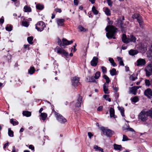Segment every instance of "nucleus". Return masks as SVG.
<instances>
[{"label": "nucleus", "instance_id": "50", "mask_svg": "<svg viewBox=\"0 0 152 152\" xmlns=\"http://www.w3.org/2000/svg\"><path fill=\"white\" fill-rule=\"evenodd\" d=\"M6 29L8 31H10L12 30V27L11 26H7L6 27Z\"/></svg>", "mask_w": 152, "mask_h": 152}, {"label": "nucleus", "instance_id": "15", "mask_svg": "<svg viewBox=\"0 0 152 152\" xmlns=\"http://www.w3.org/2000/svg\"><path fill=\"white\" fill-rule=\"evenodd\" d=\"M114 149L115 150L121 151L122 149V147L121 145H119L116 144L113 145Z\"/></svg>", "mask_w": 152, "mask_h": 152}, {"label": "nucleus", "instance_id": "18", "mask_svg": "<svg viewBox=\"0 0 152 152\" xmlns=\"http://www.w3.org/2000/svg\"><path fill=\"white\" fill-rule=\"evenodd\" d=\"M87 79L88 80V82L97 83V81L95 80V78L93 76L88 77V78H87Z\"/></svg>", "mask_w": 152, "mask_h": 152}, {"label": "nucleus", "instance_id": "23", "mask_svg": "<svg viewBox=\"0 0 152 152\" xmlns=\"http://www.w3.org/2000/svg\"><path fill=\"white\" fill-rule=\"evenodd\" d=\"M129 42H136V38L133 35H131L130 37L129 38Z\"/></svg>", "mask_w": 152, "mask_h": 152}, {"label": "nucleus", "instance_id": "11", "mask_svg": "<svg viewBox=\"0 0 152 152\" xmlns=\"http://www.w3.org/2000/svg\"><path fill=\"white\" fill-rule=\"evenodd\" d=\"M98 62V58L96 57H93L92 60L91 62V66H97Z\"/></svg>", "mask_w": 152, "mask_h": 152}, {"label": "nucleus", "instance_id": "28", "mask_svg": "<svg viewBox=\"0 0 152 152\" xmlns=\"http://www.w3.org/2000/svg\"><path fill=\"white\" fill-rule=\"evenodd\" d=\"M137 19L140 25H141L142 23V18L140 15H139Z\"/></svg>", "mask_w": 152, "mask_h": 152}, {"label": "nucleus", "instance_id": "34", "mask_svg": "<svg viewBox=\"0 0 152 152\" xmlns=\"http://www.w3.org/2000/svg\"><path fill=\"white\" fill-rule=\"evenodd\" d=\"M145 112L146 113L147 116H149L152 118V109H151L148 111H145Z\"/></svg>", "mask_w": 152, "mask_h": 152}, {"label": "nucleus", "instance_id": "38", "mask_svg": "<svg viewBox=\"0 0 152 152\" xmlns=\"http://www.w3.org/2000/svg\"><path fill=\"white\" fill-rule=\"evenodd\" d=\"M92 11L94 14L96 15L98 14V11L96 9V7L95 6H93L92 9Z\"/></svg>", "mask_w": 152, "mask_h": 152}, {"label": "nucleus", "instance_id": "21", "mask_svg": "<svg viewBox=\"0 0 152 152\" xmlns=\"http://www.w3.org/2000/svg\"><path fill=\"white\" fill-rule=\"evenodd\" d=\"M108 86L105 83L103 85V90L104 93L105 94H108L109 93L108 90L107 88Z\"/></svg>", "mask_w": 152, "mask_h": 152}, {"label": "nucleus", "instance_id": "48", "mask_svg": "<svg viewBox=\"0 0 152 152\" xmlns=\"http://www.w3.org/2000/svg\"><path fill=\"white\" fill-rule=\"evenodd\" d=\"M145 83L146 86H149L150 85V83L149 80L145 79Z\"/></svg>", "mask_w": 152, "mask_h": 152}, {"label": "nucleus", "instance_id": "58", "mask_svg": "<svg viewBox=\"0 0 152 152\" xmlns=\"http://www.w3.org/2000/svg\"><path fill=\"white\" fill-rule=\"evenodd\" d=\"M102 108H103V107L102 106H99L97 108V111H101V110H102Z\"/></svg>", "mask_w": 152, "mask_h": 152}, {"label": "nucleus", "instance_id": "19", "mask_svg": "<svg viewBox=\"0 0 152 152\" xmlns=\"http://www.w3.org/2000/svg\"><path fill=\"white\" fill-rule=\"evenodd\" d=\"M138 51L137 50L131 49L129 51V54L131 56H134L138 53Z\"/></svg>", "mask_w": 152, "mask_h": 152}, {"label": "nucleus", "instance_id": "6", "mask_svg": "<svg viewBox=\"0 0 152 152\" xmlns=\"http://www.w3.org/2000/svg\"><path fill=\"white\" fill-rule=\"evenodd\" d=\"M55 115L57 120L60 123L64 124L67 121V120L59 114L55 112Z\"/></svg>", "mask_w": 152, "mask_h": 152}, {"label": "nucleus", "instance_id": "46", "mask_svg": "<svg viewBox=\"0 0 152 152\" xmlns=\"http://www.w3.org/2000/svg\"><path fill=\"white\" fill-rule=\"evenodd\" d=\"M22 25L26 27H28L29 25L28 23L26 21H23L22 22Z\"/></svg>", "mask_w": 152, "mask_h": 152}, {"label": "nucleus", "instance_id": "55", "mask_svg": "<svg viewBox=\"0 0 152 152\" xmlns=\"http://www.w3.org/2000/svg\"><path fill=\"white\" fill-rule=\"evenodd\" d=\"M107 1L108 5L110 7H111L112 6V3L111 0H107Z\"/></svg>", "mask_w": 152, "mask_h": 152}, {"label": "nucleus", "instance_id": "4", "mask_svg": "<svg viewBox=\"0 0 152 152\" xmlns=\"http://www.w3.org/2000/svg\"><path fill=\"white\" fill-rule=\"evenodd\" d=\"M45 27V23L42 21L38 22L36 25V28L38 31H42Z\"/></svg>", "mask_w": 152, "mask_h": 152}, {"label": "nucleus", "instance_id": "37", "mask_svg": "<svg viewBox=\"0 0 152 152\" xmlns=\"http://www.w3.org/2000/svg\"><path fill=\"white\" fill-rule=\"evenodd\" d=\"M101 73L99 71L96 72L95 74L94 77L96 79H98L100 76Z\"/></svg>", "mask_w": 152, "mask_h": 152}, {"label": "nucleus", "instance_id": "13", "mask_svg": "<svg viewBox=\"0 0 152 152\" xmlns=\"http://www.w3.org/2000/svg\"><path fill=\"white\" fill-rule=\"evenodd\" d=\"M65 20L63 19L57 18L56 21L58 26H62L64 25V22Z\"/></svg>", "mask_w": 152, "mask_h": 152}, {"label": "nucleus", "instance_id": "62", "mask_svg": "<svg viewBox=\"0 0 152 152\" xmlns=\"http://www.w3.org/2000/svg\"><path fill=\"white\" fill-rule=\"evenodd\" d=\"M9 142H7L6 143L4 146L3 148L4 149H5L6 148L7 146L8 145Z\"/></svg>", "mask_w": 152, "mask_h": 152}, {"label": "nucleus", "instance_id": "60", "mask_svg": "<svg viewBox=\"0 0 152 152\" xmlns=\"http://www.w3.org/2000/svg\"><path fill=\"white\" fill-rule=\"evenodd\" d=\"M74 4L75 5H77L78 4V0H74Z\"/></svg>", "mask_w": 152, "mask_h": 152}, {"label": "nucleus", "instance_id": "61", "mask_svg": "<svg viewBox=\"0 0 152 152\" xmlns=\"http://www.w3.org/2000/svg\"><path fill=\"white\" fill-rule=\"evenodd\" d=\"M77 45L76 44H75V45L73 46V51L74 52H75L77 50L75 48V47Z\"/></svg>", "mask_w": 152, "mask_h": 152}, {"label": "nucleus", "instance_id": "8", "mask_svg": "<svg viewBox=\"0 0 152 152\" xmlns=\"http://www.w3.org/2000/svg\"><path fill=\"white\" fill-rule=\"evenodd\" d=\"M71 81L72 86L74 87L77 86L80 84V83L79 82V78L77 77H72Z\"/></svg>", "mask_w": 152, "mask_h": 152}, {"label": "nucleus", "instance_id": "45", "mask_svg": "<svg viewBox=\"0 0 152 152\" xmlns=\"http://www.w3.org/2000/svg\"><path fill=\"white\" fill-rule=\"evenodd\" d=\"M129 78L130 80H132V81H134L136 79H137V77H135V75L134 74H133L130 76Z\"/></svg>", "mask_w": 152, "mask_h": 152}, {"label": "nucleus", "instance_id": "24", "mask_svg": "<svg viewBox=\"0 0 152 152\" xmlns=\"http://www.w3.org/2000/svg\"><path fill=\"white\" fill-rule=\"evenodd\" d=\"M23 114L24 116L28 117L31 116V113L30 112L28 111H23Z\"/></svg>", "mask_w": 152, "mask_h": 152}, {"label": "nucleus", "instance_id": "1", "mask_svg": "<svg viewBox=\"0 0 152 152\" xmlns=\"http://www.w3.org/2000/svg\"><path fill=\"white\" fill-rule=\"evenodd\" d=\"M117 29L113 26H107L105 28V30L107 32L106 34L107 37L108 38H113L114 39H115V37L114 36L116 32Z\"/></svg>", "mask_w": 152, "mask_h": 152}, {"label": "nucleus", "instance_id": "14", "mask_svg": "<svg viewBox=\"0 0 152 152\" xmlns=\"http://www.w3.org/2000/svg\"><path fill=\"white\" fill-rule=\"evenodd\" d=\"M144 94L145 96L149 97L152 96L151 90L150 88L146 89L144 92Z\"/></svg>", "mask_w": 152, "mask_h": 152}, {"label": "nucleus", "instance_id": "54", "mask_svg": "<svg viewBox=\"0 0 152 152\" xmlns=\"http://www.w3.org/2000/svg\"><path fill=\"white\" fill-rule=\"evenodd\" d=\"M131 131V132H134V129H133L132 128H130L129 127V125H128V130H127V131Z\"/></svg>", "mask_w": 152, "mask_h": 152}, {"label": "nucleus", "instance_id": "59", "mask_svg": "<svg viewBox=\"0 0 152 152\" xmlns=\"http://www.w3.org/2000/svg\"><path fill=\"white\" fill-rule=\"evenodd\" d=\"M88 135L90 139L91 138V137L93 136V134L90 132H88Z\"/></svg>", "mask_w": 152, "mask_h": 152}, {"label": "nucleus", "instance_id": "64", "mask_svg": "<svg viewBox=\"0 0 152 152\" xmlns=\"http://www.w3.org/2000/svg\"><path fill=\"white\" fill-rule=\"evenodd\" d=\"M108 23L109 25H112L113 23V21L112 20H109L108 21Z\"/></svg>", "mask_w": 152, "mask_h": 152}, {"label": "nucleus", "instance_id": "22", "mask_svg": "<svg viewBox=\"0 0 152 152\" xmlns=\"http://www.w3.org/2000/svg\"><path fill=\"white\" fill-rule=\"evenodd\" d=\"M94 148L95 149L96 151H101V152H104L103 149L100 147H98L97 145H94Z\"/></svg>", "mask_w": 152, "mask_h": 152}, {"label": "nucleus", "instance_id": "39", "mask_svg": "<svg viewBox=\"0 0 152 152\" xmlns=\"http://www.w3.org/2000/svg\"><path fill=\"white\" fill-rule=\"evenodd\" d=\"M103 77L106 80V82L108 83L110 82V80L109 77L106 75H104Z\"/></svg>", "mask_w": 152, "mask_h": 152}, {"label": "nucleus", "instance_id": "63", "mask_svg": "<svg viewBox=\"0 0 152 152\" xmlns=\"http://www.w3.org/2000/svg\"><path fill=\"white\" fill-rule=\"evenodd\" d=\"M4 19L2 18L0 19V23H3L4 22Z\"/></svg>", "mask_w": 152, "mask_h": 152}, {"label": "nucleus", "instance_id": "31", "mask_svg": "<svg viewBox=\"0 0 152 152\" xmlns=\"http://www.w3.org/2000/svg\"><path fill=\"white\" fill-rule=\"evenodd\" d=\"M110 74L112 76H113L116 74V71L115 69L114 68L110 70Z\"/></svg>", "mask_w": 152, "mask_h": 152}, {"label": "nucleus", "instance_id": "44", "mask_svg": "<svg viewBox=\"0 0 152 152\" xmlns=\"http://www.w3.org/2000/svg\"><path fill=\"white\" fill-rule=\"evenodd\" d=\"M13 120V118L10 120V122L13 125H17L18 124V121H14Z\"/></svg>", "mask_w": 152, "mask_h": 152}, {"label": "nucleus", "instance_id": "7", "mask_svg": "<svg viewBox=\"0 0 152 152\" xmlns=\"http://www.w3.org/2000/svg\"><path fill=\"white\" fill-rule=\"evenodd\" d=\"M56 50H57L56 52L58 54L63 55L66 56L68 55V53L62 48L57 47L56 48Z\"/></svg>", "mask_w": 152, "mask_h": 152}, {"label": "nucleus", "instance_id": "57", "mask_svg": "<svg viewBox=\"0 0 152 152\" xmlns=\"http://www.w3.org/2000/svg\"><path fill=\"white\" fill-rule=\"evenodd\" d=\"M28 148L29 149H31L32 150L34 151V147L32 145H30L29 146Z\"/></svg>", "mask_w": 152, "mask_h": 152}, {"label": "nucleus", "instance_id": "30", "mask_svg": "<svg viewBox=\"0 0 152 152\" xmlns=\"http://www.w3.org/2000/svg\"><path fill=\"white\" fill-rule=\"evenodd\" d=\"M109 61L113 66L114 67L116 66L117 65L114 62V60L113 58H110L109 59Z\"/></svg>", "mask_w": 152, "mask_h": 152}, {"label": "nucleus", "instance_id": "47", "mask_svg": "<svg viewBox=\"0 0 152 152\" xmlns=\"http://www.w3.org/2000/svg\"><path fill=\"white\" fill-rule=\"evenodd\" d=\"M138 101V98L137 96H135L132 98V101L134 102H136Z\"/></svg>", "mask_w": 152, "mask_h": 152}, {"label": "nucleus", "instance_id": "40", "mask_svg": "<svg viewBox=\"0 0 152 152\" xmlns=\"http://www.w3.org/2000/svg\"><path fill=\"white\" fill-rule=\"evenodd\" d=\"M37 8L39 10H42L44 8V6L43 5L37 4L36 5Z\"/></svg>", "mask_w": 152, "mask_h": 152}, {"label": "nucleus", "instance_id": "17", "mask_svg": "<svg viewBox=\"0 0 152 152\" xmlns=\"http://www.w3.org/2000/svg\"><path fill=\"white\" fill-rule=\"evenodd\" d=\"M122 41L125 43H128L129 42V39L127 38L126 35L124 34L122 35Z\"/></svg>", "mask_w": 152, "mask_h": 152}, {"label": "nucleus", "instance_id": "43", "mask_svg": "<svg viewBox=\"0 0 152 152\" xmlns=\"http://www.w3.org/2000/svg\"><path fill=\"white\" fill-rule=\"evenodd\" d=\"M101 68L103 73V74L106 73L107 72L106 68L104 66H102Z\"/></svg>", "mask_w": 152, "mask_h": 152}, {"label": "nucleus", "instance_id": "56", "mask_svg": "<svg viewBox=\"0 0 152 152\" xmlns=\"http://www.w3.org/2000/svg\"><path fill=\"white\" fill-rule=\"evenodd\" d=\"M55 11L56 12H58L59 13H61V10L59 8H56L55 10Z\"/></svg>", "mask_w": 152, "mask_h": 152}, {"label": "nucleus", "instance_id": "5", "mask_svg": "<svg viewBox=\"0 0 152 152\" xmlns=\"http://www.w3.org/2000/svg\"><path fill=\"white\" fill-rule=\"evenodd\" d=\"M139 118L143 122L147 121L148 116L146 112L145 111H142L139 115Z\"/></svg>", "mask_w": 152, "mask_h": 152}, {"label": "nucleus", "instance_id": "10", "mask_svg": "<svg viewBox=\"0 0 152 152\" xmlns=\"http://www.w3.org/2000/svg\"><path fill=\"white\" fill-rule=\"evenodd\" d=\"M146 64V61L145 59L140 58L137 61L136 65L138 66H142Z\"/></svg>", "mask_w": 152, "mask_h": 152}, {"label": "nucleus", "instance_id": "33", "mask_svg": "<svg viewBox=\"0 0 152 152\" xmlns=\"http://www.w3.org/2000/svg\"><path fill=\"white\" fill-rule=\"evenodd\" d=\"M118 61L119 62L120 65L121 66H124V64L123 62V61L122 60V58L120 57H118L117 58Z\"/></svg>", "mask_w": 152, "mask_h": 152}, {"label": "nucleus", "instance_id": "29", "mask_svg": "<svg viewBox=\"0 0 152 152\" xmlns=\"http://www.w3.org/2000/svg\"><path fill=\"white\" fill-rule=\"evenodd\" d=\"M47 116V114L45 113H41L40 115L43 121H45L46 119Z\"/></svg>", "mask_w": 152, "mask_h": 152}, {"label": "nucleus", "instance_id": "53", "mask_svg": "<svg viewBox=\"0 0 152 152\" xmlns=\"http://www.w3.org/2000/svg\"><path fill=\"white\" fill-rule=\"evenodd\" d=\"M139 15V14H135L132 15V18H135V19H137Z\"/></svg>", "mask_w": 152, "mask_h": 152}, {"label": "nucleus", "instance_id": "32", "mask_svg": "<svg viewBox=\"0 0 152 152\" xmlns=\"http://www.w3.org/2000/svg\"><path fill=\"white\" fill-rule=\"evenodd\" d=\"M33 39V38L32 36L28 37L27 38L28 41L30 44L32 45L33 44V42H32Z\"/></svg>", "mask_w": 152, "mask_h": 152}, {"label": "nucleus", "instance_id": "42", "mask_svg": "<svg viewBox=\"0 0 152 152\" xmlns=\"http://www.w3.org/2000/svg\"><path fill=\"white\" fill-rule=\"evenodd\" d=\"M78 29L80 30L81 31H84L85 32L87 30V29L84 28L82 26H80L78 27Z\"/></svg>", "mask_w": 152, "mask_h": 152}, {"label": "nucleus", "instance_id": "36", "mask_svg": "<svg viewBox=\"0 0 152 152\" xmlns=\"http://www.w3.org/2000/svg\"><path fill=\"white\" fill-rule=\"evenodd\" d=\"M8 134L9 136L10 137H12L14 136L13 132L11 130L10 128L8 129Z\"/></svg>", "mask_w": 152, "mask_h": 152}, {"label": "nucleus", "instance_id": "49", "mask_svg": "<svg viewBox=\"0 0 152 152\" xmlns=\"http://www.w3.org/2000/svg\"><path fill=\"white\" fill-rule=\"evenodd\" d=\"M128 125H124V126L123 128L122 129L123 131H125L126 132L127 131L128 129Z\"/></svg>", "mask_w": 152, "mask_h": 152}, {"label": "nucleus", "instance_id": "12", "mask_svg": "<svg viewBox=\"0 0 152 152\" xmlns=\"http://www.w3.org/2000/svg\"><path fill=\"white\" fill-rule=\"evenodd\" d=\"M82 102V97L81 96H79L77 100L76 103L75 104L76 107L78 108L80 107V104Z\"/></svg>", "mask_w": 152, "mask_h": 152}, {"label": "nucleus", "instance_id": "2", "mask_svg": "<svg viewBox=\"0 0 152 152\" xmlns=\"http://www.w3.org/2000/svg\"><path fill=\"white\" fill-rule=\"evenodd\" d=\"M116 22V24L120 27L121 31L123 32L124 31V29L127 26L129 23V22L126 21L125 23H124L121 17H119L117 19Z\"/></svg>", "mask_w": 152, "mask_h": 152}, {"label": "nucleus", "instance_id": "52", "mask_svg": "<svg viewBox=\"0 0 152 152\" xmlns=\"http://www.w3.org/2000/svg\"><path fill=\"white\" fill-rule=\"evenodd\" d=\"M128 140L127 137L125 135H123V141H125Z\"/></svg>", "mask_w": 152, "mask_h": 152}, {"label": "nucleus", "instance_id": "51", "mask_svg": "<svg viewBox=\"0 0 152 152\" xmlns=\"http://www.w3.org/2000/svg\"><path fill=\"white\" fill-rule=\"evenodd\" d=\"M58 42L59 45L61 46H64L63 43L62 42L60 39H58Z\"/></svg>", "mask_w": 152, "mask_h": 152}, {"label": "nucleus", "instance_id": "27", "mask_svg": "<svg viewBox=\"0 0 152 152\" xmlns=\"http://www.w3.org/2000/svg\"><path fill=\"white\" fill-rule=\"evenodd\" d=\"M25 12H30L31 11V9L30 7L27 6H25L24 7Z\"/></svg>", "mask_w": 152, "mask_h": 152}, {"label": "nucleus", "instance_id": "9", "mask_svg": "<svg viewBox=\"0 0 152 152\" xmlns=\"http://www.w3.org/2000/svg\"><path fill=\"white\" fill-rule=\"evenodd\" d=\"M139 88V86H134L129 88V94L132 93L135 95L137 94V90Z\"/></svg>", "mask_w": 152, "mask_h": 152}, {"label": "nucleus", "instance_id": "25", "mask_svg": "<svg viewBox=\"0 0 152 152\" xmlns=\"http://www.w3.org/2000/svg\"><path fill=\"white\" fill-rule=\"evenodd\" d=\"M35 71V68L34 67L32 66L30 67L29 69L28 70V73L29 74L32 75Z\"/></svg>", "mask_w": 152, "mask_h": 152}, {"label": "nucleus", "instance_id": "41", "mask_svg": "<svg viewBox=\"0 0 152 152\" xmlns=\"http://www.w3.org/2000/svg\"><path fill=\"white\" fill-rule=\"evenodd\" d=\"M103 98L106 100H108L109 102L111 101V99L109 98V95H104L103 96Z\"/></svg>", "mask_w": 152, "mask_h": 152}, {"label": "nucleus", "instance_id": "35", "mask_svg": "<svg viewBox=\"0 0 152 152\" xmlns=\"http://www.w3.org/2000/svg\"><path fill=\"white\" fill-rule=\"evenodd\" d=\"M118 110L120 111L121 115L123 116H124V108L122 107H118Z\"/></svg>", "mask_w": 152, "mask_h": 152}, {"label": "nucleus", "instance_id": "3", "mask_svg": "<svg viewBox=\"0 0 152 152\" xmlns=\"http://www.w3.org/2000/svg\"><path fill=\"white\" fill-rule=\"evenodd\" d=\"M100 129L102 131L104 134L107 137H110L114 133L111 130L105 129L104 127H101Z\"/></svg>", "mask_w": 152, "mask_h": 152}, {"label": "nucleus", "instance_id": "20", "mask_svg": "<svg viewBox=\"0 0 152 152\" xmlns=\"http://www.w3.org/2000/svg\"><path fill=\"white\" fill-rule=\"evenodd\" d=\"M104 11L106 14L107 16H110L111 15L110 11L109 9L107 7H105L103 8Z\"/></svg>", "mask_w": 152, "mask_h": 152}, {"label": "nucleus", "instance_id": "16", "mask_svg": "<svg viewBox=\"0 0 152 152\" xmlns=\"http://www.w3.org/2000/svg\"><path fill=\"white\" fill-rule=\"evenodd\" d=\"M62 42L63 44H64L66 45L72 44L73 43V41L72 40L70 41H69L66 39L63 38L62 39Z\"/></svg>", "mask_w": 152, "mask_h": 152}, {"label": "nucleus", "instance_id": "26", "mask_svg": "<svg viewBox=\"0 0 152 152\" xmlns=\"http://www.w3.org/2000/svg\"><path fill=\"white\" fill-rule=\"evenodd\" d=\"M110 115L111 117H113L114 116L115 111L113 108L111 107L110 111Z\"/></svg>", "mask_w": 152, "mask_h": 152}]
</instances>
